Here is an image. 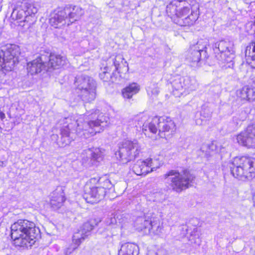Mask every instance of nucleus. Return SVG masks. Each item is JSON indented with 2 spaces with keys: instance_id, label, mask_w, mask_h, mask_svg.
Returning <instances> with one entry per match:
<instances>
[{
  "instance_id": "nucleus-1",
  "label": "nucleus",
  "mask_w": 255,
  "mask_h": 255,
  "mask_svg": "<svg viewBox=\"0 0 255 255\" xmlns=\"http://www.w3.org/2000/svg\"><path fill=\"white\" fill-rule=\"evenodd\" d=\"M108 118L99 110H92L84 115H76L64 118L63 126L60 130V139L57 141L59 146L69 145L77 135L88 138L103 130L107 127Z\"/></svg>"
},
{
  "instance_id": "nucleus-2",
  "label": "nucleus",
  "mask_w": 255,
  "mask_h": 255,
  "mask_svg": "<svg viewBox=\"0 0 255 255\" xmlns=\"http://www.w3.org/2000/svg\"><path fill=\"white\" fill-rule=\"evenodd\" d=\"M199 5L195 0H174L166 7L171 20L181 26H191L198 18Z\"/></svg>"
},
{
  "instance_id": "nucleus-3",
  "label": "nucleus",
  "mask_w": 255,
  "mask_h": 255,
  "mask_svg": "<svg viewBox=\"0 0 255 255\" xmlns=\"http://www.w3.org/2000/svg\"><path fill=\"white\" fill-rule=\"evenodd\" d=\"M39 236V229L27 220H19L11 226V237L16 246L31 247Z\"/></svg>"
},
{
  "instance_id": "nucleus-4",
  "label": "nucleus",
  "mask_w": 255,
  "mask_h": 255,
  "mask_svg": "<svg viewBox=\"0 0 255 255\" xmlns=\"http://www.w3.org/2000/svg\"><path fill=\"white\" fill-rule=\"evenodd\" d=\"M128 70V64L121 54L111 56L107 60L106 65L101 68L100 78L104 82L110 80L112 82L119 83L126 78Z\"/></svg>"
},
{
  "instance_id": "nucleus-5",
  "label": "nucleus",
  "mask_w": 255,
  "mask_h": 255,
  "mask_svg": "<svg viewBox=\"0 0 255 255\" xmlns=\"http://www.w3.org/2000/svg\"><path fill=\"white\" fill-rule=\"evenodd\" d=\"M141 121H138V125L140 127L142 125L143 131H146L147 128L152 134H155L159 131L158 135L160 137L165 136L166 133L173 134L176 130V125L174 121L167 117H155L148 124H145L147 116L141 115Z\"/></svg>"
},
{
  "instance_id": "nucleus-6",
  "label": "nucleus",
  "mask_w": 255,
  "mask_h": 255,
  "mask_svg": "<svg viewBox=\"0 0 255 255\" xmlns=\"http://www.w3.org/2000/svg\"><path fill=\"white\" fill-rule=\"evenodd\" d=\"M229 164L232 174L240 180L248 181L255 177V159L253 157H236Z\"/></svg>"
},
{
  "instance_id": "nucleus-7",
  "label": "nucleus",
  "mask_w": 255,
  "mask_h": 255,
  "mask_svg": "<svg viewBox=\"0 0 255 255\" xmlns=\"http://www.w3.org/2000/svg\"><path fill=\"white\" fill-rule=\"evenodd\" d=\"M212 47L215 57L220 64L226 68L233 67L235 52L232 42L221 40L215 43Z\"/></svg>"
},
{
  "instance_id": "nucleus-8",
  "label": "nucleus",
  "mask_w": 255,
  "mask_h": 255,
  "mask_svg": "<svg viewBox=\"0 0 255 255\" xmlns=\"http://www.w3.org/2000/svg\"><path fill=\"white\" fill-rule=\"evenodd\" d=\"M74 85L82 100L90 102L96 96V83L91 77L81 74L75 77Z\"/></svg>"
},
{
  "instance_id": "nucleus-9",
  "label": "nucleus",
  "mask_w": 255,
  "mask_h": 255,
  "mask_svg": "<svg viewBox=\"0 0 255 255\" xmlns=\"http://www.w3.org/2000/svg\"><path fill=\"white\" fill-rule=\"evenodd\" d=\"M164 177L168 182H170L171 187L177 192H180L188 188L191 185L195 178L187 170L179 173L174 170H171L164 174Z\"/></svg>"
},
{
  "instance_id": "nucleus-10",
  "label": "nucleus",
  "mask_w": 255,
  "mask_h": 255,
  "mask_svg": "<svg viewBox=\"0 0 255 255\" xmlns=\"http://www.w3.org/2000/svg\"><path fill=\"white\" fill-rule=\"evenodd\" d=\"M140 150L141 146L136 140H124L119 143L115 156L123 163H126L137 157Z\"/></svg>"
},
{
  "instance_id": "nucleus-11",
  "label": "nucleus",
  "mask_w": 255,
  "mask_h": 255,
  "mask_svg": "<svg viewBox=\"0 0 255 255\" xmlns=\"http://www.w3.org/2000/svg\"><path fill=\"white\" fill-rule=\"evenodd\" d=\"M208 45L207 40H200L190 48L186 54L185 59L190 66L197 68L201 66L202 60L208 56L206 50Z\"/></svg>"
},
{
  "instance_id": "nucleus-12",
  "label": "nucleus",
  "mask_w": 255,
  "mask_h": 255,
  "mask_svg": "<svg viewBox=\"0 0 255 255\" xmlns=\"http://www.w3.org/2000/svg\"><path fill=\"white\" fill-rule=\"evenodd\" d=\"M37 10L38 8L34 3L23 0L17 4L16 8L13 10L12 15L15 16L21 22H26L29 27L35 21V15Z\"/></svg>"
},
{
  "instance_id": "nucleus-13",
  "label": "nucleus",
  "mask_w": 255,
  "mask_h": 255,
  "mask_svg": "<svg viewBox=\"0 0 255 255\" xmlns=\"http://www.w3.org/2000/svg\"><path fill=\"white\" fill-rule=\"evenodd\" d=\"M95 179H91L90 183H87L84 187L83 197L87 202L94 204L99 202L105 197L107 191L101 187L91 186L90 183Z\"/></svg>"
},
{
  "instance_id": "nucleus-14",
  "label": "nucleus",
  "mask_w": 255,
  "mask_h": 255,
  "mask_svg": "<svg viewBox=\"0 0 255 255\" xmlns=\"http://www.w3.org/2000/svg\"><path fill=\"white\" fill-rule=\"evenodd\" d=\"M160 164L157 160L147 158L138 160L132 167L133 172L137 175H145L159 167Z\"/></svg>"
},
{
  "instance_id": "nucleus-15",
  "label": "nucleus",
  "mask_w": 255,
  "mask_h": 255,
  "mask_svg": "<svg viewBox=\"0 0 255 255\" xmlns=\"http://www.w3.org/2000/svg\"><path fill=\"white\" fill-rule=\"evenodd\" d=\"M236 139L241 145L255 148V124L249 126L237 136Z\"/></svg>"
},
{
  "instance_id": "nucleus-16",
  "label": "nucleus",
  "mask_w": 255,
  "mask_h": 255,
  "mask_svg": "<svg viewBox=\"0 0 255 255\" xmlns=\"http://www.w3.org/2000/svg\"><path fill=\"white\" fill-rule=\"evenodd\" d=\"M97 225L95 220H91L85 223L81 227V229L77 233H75L73 236L74 246L73 250L76 249L85 238L89 235V233Z\"/></svg>"
},
{
  "instance_id": "nucleus-17",
  "label": "nucleus",
  "mask_w": 255,
  "mask_h": 255,
  "mask_svg": "<svg viewBox=\"0 0 255 255\" xmlns=\"http://www.w3.org/2000/svg\"><path fill=\"white\" fill-rule=\"evenodd\" d=\"M44 55L47 56L45 63L46 71L47 72L59 69L67 63L66 58L64 56L52 53Z\"/></svg>"
},
{
  "instance_id": "nucleus-18",
  "label": "nucleus",
  "mask_w": 255,
  "mask_h": 255,
  "mask_svg": "<svg viewBox=\"0 0 255 255\" xmlns=\"http://www.w3.org/2000/svg\"><path fill=\"white\" fill-rule=\"evenodd\" d=\"M67 9L64 8H58L51 13L49 22L52 26L60 28L65 25H70L68 23V16H66V12H69Z\"/></svg>"
},
{
  "instance_id": "nucleus-19",
  "label": "nucleus",
  "mask_w": 255,
  "mask_h": 255,
  "mask_svg": "<svg viewBox=\"0 0 255 255\" xmlns=\"http://www.w3.org/2000/svg\"><path fill=\"white\" fill-rule=\"evenodd\" d=\"M47 56L41 54L31 62L27 63V70L31 75L37 74L42 70L46 71V61Z\"/></svg>"
},
{
  "instance_id": "nucleus-20",
  "label": "nucleus",
  "mask_w": 255,
  "mask_h": 255,
  "mask_svg": "<svg viewBox=\"0 0 255 255\" xmlns=\"http://www.w3.org/2000/svg\"><path fill=\"white\" fill-rule=\"evenodd\" d=\"M65 200L63 187H58L50 195V205L54 210L60 208Z\"/></svg>"
},
{
  "instance_id": "nucleus-21",
  "label": "nucleus",
  "mask_w": 255,
  "mask_h": 255,
  "mask_svg": "<svg viewBox=\"0 0 255 255\" xmlns=\"http://www.w3.org/2000/svg\"><path fill=\"white\" fill-rule=\"evenodd\" d=\"M151 220V218H147L145 216L138 217L134 222V227L138 232H143L145 234H149Z\"/></svg>"
},
{
  "instance_id": "nucleus-22",
  "label": "nucleus",
  "mask_w": 255,
  "mask_h": 255,
  "mask_svg": "<svg viewBox=\"0 0 255 255\" xmlns=\"http://www.w3.org/2000/svg\"><path fill=\"white\" fill-rule=\"evenodd\" d=\"M83 159L85 162L90 160L92 164H95V162H100L102 159L101 153L98 148H88L84 151Z\"/></svg>"
},
{
  "instance_id": "nucleus-23",
  "label": "nucleus",
  "mask_w": 255,
  "mask_h": 255,
  "mask_svg": "<svg viewBox=\"0 0 255 255\" xmlns=\"http://www.w3.org/2000/svg\"><path fill=\"white\" fill-rule=\"evenodd\" d=\"M171 87V92L176 97H180L183 94H186L181 77H177L170 84Z\"/></svg>"
},
{
  "instance_id": "nucleus-24",
  "label": "nucleus",
  "mask_w": 255,
  "mask_h": 255,
  "mask_svg": "<svg viewBox=\"0 0 255 255\" xmlns=\"http://www.w3.org/2000/svg\"><path fill=\"white\" fill-rule=\"evenodd\" d=\"M64 8L69 11L66 12V16H68V23L70 24L77 20L83 14L82 9L78 6H66Z\"/></svg>"
},
{
  "instance_id": "nucleus-25",
  "label": "nucleus",
  "mask_w": 255,
  "mask_h": 255,
  "mask_svg": "<svg viewBox=\"0 0 255 255\" xmlns=\"http://www.w3.org/2000/svg\"><path fill=\"white\" fill-rule=\"evenodd\" d=\"M138 246L134 244L125 243L119 251L118 255H138Z\"/></svg>"
},
{
  "instance_id": "nucleus-26",
  "label": "nucleus",
  "mask_w": 255,
  "mask_h": 255,
  "mask_svg": "<svg viewBox=\"0 0 255 255\" xmlns=\"http://www.w3.org/2000/svg\"><path fill=\"white\" fill-rule=\"evenodd\" d=\"M140 90V86L135 83H133L122 90V95L125 99H129L136 94Z\"/></svg>"
},
{
  "instance_id": "nucleus-27",
  "label": "nucleus",
  "mask_w": 255,
  "mask_h": 255,
  "mask_svg": "<svg viewBox=\"0 0 255 255\" xmlns=\"http://www.w3.org/2000/svg\"><path fill=\"white\" fill-rule=\"evenodd\" d=\"M247 62L251 66L255 68V42H252L247 46L245 51Z\"/></svg>"
},
{
  "instance_id": "nucleus-28",
  "label": "nucleus",
  "mask_w": 255,
  "mask_h": 255,
  "mask_svg": "<svg viewBox=\"0 0 255 255\" xmlns=\"http://www.w3.org/2000/svg\"><path fill=\"white\" fill-rule=\"evenodd\" d=\"M182 82L186 94L189 93V91L194 90L197 87L198 84L194 77L185 76L181 77Z\"/></svg>"
},
{
  "instance_id": "nucleus-29",
  "label": "nucleus",
  "mask_w": 255,
  "mask_h": 255,
  "mask_svg": "<svg viewBox=\"0 0 255 255\" xmlns=\"http://www.w3.org/2000/svg\"><path fill=\"white\" fill-rule=\"evenodd\" d=\"M190 234L189 241L190 243L196 246L200 245L201 241L200 239V233L198 231V228H194L193 231L190 232Z\"/></svg>"
},
{
  "instance_id": "nucleus-30",
  "label": "nucleus",
  "mask_w": 255,
  "mask_h": 255,
  "mask_svg": "<svg viewBox=\"0 0 255 255\" xmlns=\"http://www.w3.org/2000/svg\"><path fill=\"white\" fill-rule=\"evenodd\" d=\"M162 227L160 225L159 222L154 220V219L151 220L149 233H153L154 235L160 236L162 233Z\"/></svg>"
},
{
  "instance_id": "nucleus-31",
  "label": "nucleus",
  "mask_w": 255,
  "mask_h": 255,
  "mask_svg": "<svg viewBox=\"0 0 255 255\" xmlns=\"http://www.w3.org/2000/svg\"><path fill=\"white\" fill-rule=\"evenodd\" d=\"M146 91L149 96L152 98L156 97L159 92V88L157 83H152L147 87Z\"/></svg>"
},
{
  "instance_id": "nucleus-32",
  "label": "nucleus",
  "mask_w": 255,
  "mask_h": 255,
  "mask_svg": "<svg viewBox=\"0 0 255 255\" xmlns=\"http://www.w3.org/2000/svg\"><path fill=\"white\" fill-rule=\"evenodd\" d=\"M247 86L243 87L242 89L238 90L236 91V96L237 100L240 101L242 103L247 101Z\"/></svg>"
},
{
  "instance_id": "nucleus-33",
  "label": "nucleus",
  "mask_w": 255,
  "mask_h": 255,
  "mask_svg": "<svg viewBox=\"0 0 255 255\" xmlns=\"http://www.w3.org/2000/svg\"><path fill=\"white\" fill-rule=\"evenodd\" d=\"M247 101L253 102L255 101V87L247 86Z\"/></svg>"
},
{
  "instance_id": "nucleus-34",
  "label": "nucleus",
  "mask_w": 255,
  "mask_h": 255,
  "mask_svg": "<svg viewBox=\"0 0 255 255\" xmlns=\"http://www.w3.org/2000/svg\"><path fill=\"white\" fill-rule=\"evenodd\" d=\"M116 223L117 220L116 218L113 216L107 217L105 221V223L107 226V230H110L111 228L114 227V226L116 225Z\"/></svg>"
},
{
  "instance_id": "nucleus-35",
  "label": "nucleus",
  "mask_w": 255,
  "mask_h": 255,
  "mask_svg": "<svg viewBox=\"0 0 255 255\" xmlns=\"http://www.w3.org/2000/svg\"><path fill=\"white\" fill-rule=\"evenodd\" d=\"M99 181L101 183L103 184V186H100L103 188L106 191V189H110L113 187V184L111 182V181L107 178H100Z\"/></svg>"
},
{
  "instance_id": "nucleus-36",
  "label": "nucleus",
  "mask_w": 255,
  "mask_h": 255,
  "mask_svg": "<svg viewBox=\"0 0 255 255\" xmlns=\"http://www.w3.org/2000/svg\"><path fill=\"white\" fill-rule=\"evenodd\" d=\"M207 148V150L205 151V154L207 155H211V151H215L217 152L220 151V150L219 149L217 145L216 142H212V143L208 145Z\"/></svg>"
},
{
  "instance_id": "nucleus-37",
  "label": "nucleus",
  "mask_w": 255,
  "mask_h": 255,
  "mask_svg": "<svg viewBox=\"0 0 255 255\" xmlns=\"http://www.w3.org/2000/svg\"><path fill=\"white\" fill-rule=\"evenodd\" d=\"M200 115L202 118L205 119L209 118L211 117V112L209 108H205L204 106H203L200 113Z\"/></svg>"
},
{
  "instance_id": "nucleus-38",
  "label": "nucleus",
  "mask_w": 255,
  "mask_h": 255,
  "mask_svg": "<svg viewBox=\"0 0 255 255\" xmlns=\"http://www.w3.org/2000/svg\"><path fill=\"white\" fill-rule=\"evenodd\" d=\"M141 115H140V116H137V117H136L135 118V121L136 122H137V125H135V126H136L137 128H138V127H139V128H142V125L141 126V127H140L139 126V125H138V121H141ZM142 131H143V132H144V134H145L146 136H150V135H149V134L148 133V132H150V133H151V132L148 130V128H147V130L146 131H143V128H142ZM150 137H152V136H150Z\"/></svg>"
},
{
  "instance_id": "nucleus-39",
  "label": "nucleus",
  "mask_w": 255,
  "mask_h": 255,
  "mask_svg": "<svg viewBox=\"0 0 255 255\" xmlns=\"http://www.w3.org/2000/svg\"><path fill=\"white\" fill-rule=\"evenodd\" d=\"M204 120L203 119H197L196 120V124L198 125H201L203 124Z\"/></svg>"
},
{
  "instance_id": "nucleus-40",
  "label": "nucleus",
  "mask_w": 255,
  "mask_h": 255,
  "mask_svg": "<svg viewBox=\"0 0 255 255\" xmlns=\"http://www.w3.org/2000/svg\"><path fill=\"white\" fill-rule=\"evenodd\" d=\"M58 135L57 134H53L51 136L52 140H57Z\"/></svg>"
},
{
  "instance_id": "nucleus-41",
  "label": "nucleus",
  "mask_w": 255,
  "mask_h": 255,
  "mask_svg": "<svg viewBox=\"0 0 255 255\" xmlns=\"http://www.w3.org/2000/svg\"><path fill=\"white\" fill-rule=\"evenodd\" d=\"M70 249H68L67 251H66V255H70L71 253V251H70Z\"/></svg>"
},
{
  "instance_id": "nucleus-42",
  "label": "nucleus",
  "mask_w": 255,
  "mask_h": 255,
  "mask_svg": "<svg viewBox=\"0 0 255 255\" xmlns=\"http://www.w3.org/2000/svg\"><path fill=\"white\" fill-rule=\"evenodd\" d=\"M206 147V146L205 145H203L201 147V150L203 151V152H204L205 151V150L204 149Z\"/></svg>"
},
{
  "instance_id": "nucleus-43",
  "label": "nucleus",
  "mask_w": 255,
  "mask_h": 255,
  "mask_svg": "<svg viewBox=\"0 0 255 255\" xmlns=\"http://www.w3.org/2000/svg\"><path fill=\"white\" fill-rule=\"evenodd\" d=\"M3 164V162L0 160V166H2Z\"/></svg>"
},
{
  "instance_id": "nucleus-44",
  "label": "nucleus",
  "mask_w": 255,
  "mask_h": 255,
  "mask_svg": "<svg viewBox=\"0 0 255 255\" xmlns=\"http://www.w3.org/2000/svg\"><path fill=\"white\" fill-rule=\"evenodd\" d=\"M187 232H189V229H187Z\"/></svg>"
}]
</instances>
